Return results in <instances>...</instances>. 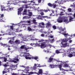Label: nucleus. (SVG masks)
<instances>
[{"label": "nucleus", "mask_w": 75, "mask_h": 75, "mask_svg": "<svg viewBox=\"0 0 75 75\" xmlns=\"http://www.w3.org/2000/svg\"><path fill=\"white\" fill-rule=\"evenodd\" d=\"M4 17V15L3 14H1V17L2 18V17Z\"/></svg>", "instance_id": "4d7b16f0"}, {"label": "nucleus", "mask_w": 75, "mask_h": 75, "mask_svg": "<svg viewBox=\"0 0 75 75\" xmlns=\"http://www.w3.org/2000/svg\"><path fill=\"white\" fill-rule=\"evenodd\" d=\"M1 59H4V62H6L7 61V58H6L5 57H1Z\"/></svg>", "instance_id": "f8f14e48"}, {"label": "nucleus", "mask_w": 75, "mask_h": 75, "mask_svg": "<svg viewBox=\"0 0 75 75\" xmlns=\"http://www.w3.org/2000/svg\"><path fill=\"white\" fill-rule=\"evenodd\" d=\"M68 57H70V58L73 57V55H72V54H70L68 55Z\"/></svg>", "instance_id": "cd10ccee"}, {"label": "nucleus", "mask_w": 75, "mask_h": 75, "mask_svg": "<svg viewBox=\"0 0 75 75\" xmlns=\"http://www.w3.org/2000/svg\"><path fill=\"white\" fill-rule=\"evenodd\" d=\"M18 10L19 11H18V15H20L21 14V12L23 10V7H21L18 9Z\"/></svg>", "instance_id": "423d86ee"}, {"label": "nucleus", "mask_w": 75, "mask_h": 75, "mask_svg": "<svg viewBox=\"0 0 75 75\" xmlns=\"http://www.w3.org/2000/svg\"><path fill=\"white\" fill-rule=\"evenodd\" d=\"M42 41H43V40H39L38 41V42H42Z\"/></svg>", "instance_id": "37998d69"}, {"label": "nucleus", "mask_w": 75, "mask_h": 75, "mask_svg": "<svg viewBox=\"0 0 75 75\" xmlns=\"http://www.w3.org/2000/svg\"><path fill=\"white\" fill-rule=\"evenodd\" d=\"M15 43H16L17 44H19L20 43L19 40H16L14 42Z\"/></svg>", "instance_id": "ddd939ff"}, {"label": "nucleus", "mask_w": 75, "mask_h": 75, "mask_svg": "<svg viewBox=\"0 0 75 75\" xmlns=\"http://www.w3.org/2000/svg\"><path fill=\"white\" fill-rule=\"evenodd\" d=\"M33 23L35 24V25H36L37 24V23L36 22V20L35 19L33 20Z\"/></svg>", "instance_id": "aec40b11"}, {"label": "nucleus", "mask_w": 75, "mask_h": 75, "mask_svg": "<svg viewBox=\"0 0 75 75\" xmlns=\"http://www.w3.org/2000/svg\"><path fill=\"white\" fill-rule=\"evenodd\" d=\"M71 50H72V51L73 50H75V48H71Z\"/></svg>", "instance_id": "864d4df0"}, {"label": "nucleus", "mask_w": 75, "mask_h": 75, "mask_svg": "<svg viewBox=\"0 0 75 75\" xmlns=\"http://www.w3.org/2000/svg\"><path fill=\"white\" fill-rule=\"evenodd\" d=\"M47 42H44L42 43L40 47L41 48H45L46 47H47Z\"/></svg>", "instance_id": "39448f33"}, {"label": "nucleus", "mask_w": 75, "mask_h": 75, "mask_svg": "<svg viewBox=\"0 0 75 75\" xmlns=\"http://www.w3.org/2000/svg\"><path fill=\"white\" fill-rule=\"evenodd\" d=\"M25 59H31V58L30 57H27V56H26L25 57Z\"/></svg>", "instance_id": "393cba45"}, {"label": "nucleus", "mask_w": 75, "mask_h": 75, "mask_svg": "<svg viewBox=\"0 0 75 75\" xmlns=\"http://www.w3.org/2000/svg\"><path fill=\"white\" fill-rule=\"evenodd\" d=\"M2 19H3V18H1V17H0V21H1Z\"/></svg>", "instance_id": "5fc2aeb1"}, {"label": "nucleus", "mask_w": 75, "mask_h": 75, "mask_svg": "<svg viewBox=\"0 0 75 75\" xmlns=\"http://www.w3.org/2000/svg\"><path fill=\"white\" fill-rule=\"evenodd\" d=\"M59 69H60V71H64V69H63V68H60Z\"/></svg>", "instance_id": "8fccbe9b"}, {"label": "nucleus", "mask_w": 75, "mask_h": 75, "mask_svg": "<svg viewBox=\"0 0 75 75\" xmlns=\"http://www.w3.org/2000/svg\"><path fill=\"white\" fill-rule=\"evenodd\" d=\"M55 53L56 54H59L60 52L58 50H56L55 51Z\"/></svg>", "instance_id": "bb28decb"}, {"label": "nucleus", "mask_w": 75, "mask_h": 75, "mask_svg": "<svg viewBox=\"0 0 75 75\" xmlns=\"http://www.w3.org/2000/svg\"><path fill=\"white\" fill-rule=\"evenodd\" d=\"M75 18H72L71 17V16L69 18V21H72V20H73V19Z\"/></svg>", "instance_id": "4be33fe9"}, {"label": "nucleus", "mask_w": 75, "mask_h": 75, "mask_svg": "<svg viewBox=\"0 0 75 75\" xmlns=\"http://www.w3.org/2000/svg\"><path fill=\"white\" fill-rule=\"evenodd\" d=\"M40 14L41 16H43V15H44V13L43 12H41Z\"/></svg>", "instance_id": "c03bdc74"}, {"label": "nucleus", "mask_w": 75, "mask_h": 75, "mask_svg": "<svg viewBox=\"0 0 75 75\" xmlns=\"http://www.w3.org/2000/svg\"><path fill=\"white\" fill-rule=\"evenodd\" d=\"M38 58L37 57H35L33 58V59H35V60H37V59H38Z\"/></svg>", "instance_id": "72a5a7b5"}, {"label": "nucleus", "mask_w": 75, "mask_h": 75, "mask_svg": "<svg viewBox=\"0 0 75 75\" xmlns=\"http://www.w3.org/2000/svg\"><path fill=\"white\" fill-rule=\"evenodd\" d=\"M52 6H53V8H55L57 6V4H55V3H54L53 4H52Z\"/></svg>", "instance_id": "a211bd4d"}, {"label": "nucleus", "mask_w": 75, "mask_h": 75, "mask_svg": "<svg viewBox=\"0 0 75 75\" xmlns=\"http://www.w3.org/2000/svg\"><path fill=\"white\" fill-rule=\"evenodd\" d=\"M23 57H25H25L27 56V55H26H26L23 54Z\"/></svg>", "instance_id": "e2e57ef3"}, {"label": "nucleus", "mask_w": 75, "mask_h": 75, "mask_svg": "<svg viewBox=\"0 0 75 75\" xmlns=\"http://www.w3.org/2000/svg\"><path fill=\"white\" fill-rule=\"evenodd\" d=\"M8 43H9L10 44H13L14 43V41L10 40L9 41Z\"/></svg>", "instance_id": "4468645a"}, {"label": "nucleus", "mask_w": 75, "mask_h": 75, "mask_svg": "<svg viewBox=\"0 0 75 75\" xmlns=\"http://www.w3.org/2000/svg\"><path fill=\"white\" fill-rule=\"evenodd\" d=\"M52 28L54 30H55V29H57V27H56V26H55V25L53 26H52Z\"/></svg>", "instance_id": "2f4dec72"}, {"label": "nucleus", "mask_w": 75, "mask_h": 75, "mask_svg": "<svg viewBox=\"0 0 75 75\" xmlns=\"http://www.w3.org/2000/svg\"><path fill=\"white\" fill-rule=\"evenodd\" d=\"M60 32L59 31L57 32L60 33V34H62L63 35H64V36H66V35H68V33H66V32H67L66 31H64V32H62V33H61L62 31H64L66 30V28H64L63 29L60 28Z\"/></svg>", "instance_id": "f03ea898"}, {"label": "nucleus", "mask_w": 75, "mask_h": 75, "mask_svg": "<svg viewBox=\"0 0 75 75\" xmlns=\"http://www.w3.org/2000/svg\"><path fill=\"white\" fill-rule=\"evenodd\" d=\"M25 6V8H28V4H25L24 5Z\"/></svg>", "instance_id": "c756f323"}, {"label": "nucleus", "mask_w": 75, "mask_h": 75, "mask_svg": "<svg viewBox=\"0 0 75 75\" xmlns=\"http://www.w3.org/2000/svg\"><path fill=\"white\" fill-rule=\"evenodd\" d=\"M10 28H11V30H14V28L13 27V26H10Z\"/></svg>", "instance_id": "e433bc0d"}, {"label": "nucleus", "mask_w": 75, "mask_h": 75, "mask_svg": "<svg viewBox=\"0 0 75 75\" xmlns=\"http://www.w3.org/2000/svg\"><path fill=\"white\" fill-rule=\"evenodd\" d=\"M54 68H55L56 67H58V65H54Z\"/></svg>", "instance_id": "de8ad7c7"}, {"label": "nucleus", "mask_w": 75, "mask_h": 75, "mask_svg": "<svg viewBox=\"0 0 75 75\" xmlns=\"http://www.w3.org/2000/svg\"><path fill=\"white\" fill-rule=\"evenodd\" d=\"M23 15H27V13L25 12H24L23 13Z\"/></svg>", "instance_id": "bf43d9fd"}, {"label": "nucleus", "mask_w": 75, "mask_h": 75, "mask_svg": "<svg viewBox=\"0 0 75 75\" xmlns=\"http://www.w3.org/2000/svg\"><path fill=\"white\" fill-rule=\"evenodd\" d=\"M29 14H28V16H32V15H33V13L31 12H28Z\"/></svg>", "instance_id": "dca6fc26"}, {"label": "nucleus", "mask_w": 75, "mask_h": 75, "mask_svg": "<svg viewBox=\"0 0 75 75\" xmlns=\"http://www.w3.org/2000/svg\"><path fill=\"white\" fill-rule=\"evenodd\" d=\"M61 44L63 47L64 48H65V47H66L67 46L68 43L67 42L65 43L63 42H62Z\"/></svg>", "instance_id": "6e6552de"}, {"label": "nucleus", "mask_w": 75, "mask_h": 75, "mask_svg": "<svg viewBox=\"0 0 75 75\" xmlns=\"http://www.w3.org/2000/svg\"><path fill=\"white\" fill-rule=\"evenodd\" d=\"M8 6H6V7H7L8 8H9V7H10V4L9 3H8L7 4Z\"/></svg>", "instance_id": "f704fd0d"}, {"label": "nucleus", "mask_w": 75, "mask_h": 75, "mask_svg": "<svg viewBox=\"0 0 75 75\" xmlns=\"http://www.w3.org/2000/svg\"><path fill=\"white\" fill-rule=\"evenodd\" d=\"M14 60H16V61H19V59H17V58H15L14 59Z\"/></svg>", "instance_id": "a18cd8bd"}, {"label": "nucleus", "mask_w": 75, "mask_h": 75, "mask_svg": "<svg viewBox=\"0 0 75 75\" xmlns=\"http://www.w3.org/2000/svg\"><path fill=\"white\" fill-rule=\"evenodd\" d=\"M54 59L55 61H57V62H61V61H59L58 60H57V59Z\"/></svg>", "instance_id": "473e14b6"}, {"label": "nucleus", "mask_w": 75, "mask_h": 75, "mask_svg": "<svg viewBox=\"0 0 75 75\" xmlns=\"http://www.w3.org/2000/svg\"><path fill=\"white\" fill-rule=\"evenodd\" d=\"M30 40H32L33 41H34V40H35V41L38 40V39H37L36 38H35V39L31 38Z\"/></svg>", "instance_id": "b1692460"}, {"label": "nucleus", "mask_w": 75, "mask_h": 75, "mask_svg": "<svg viewBox=\"0 0 75 75\" xmlns=\"http://www.w3.org/2000/svg\"><path fill=\"white\" fill-rule=\"evenodd\" d=\"M50 67L51 68H54V65L52 64H50Z\"/></svg>", "instance_id": "5701e85b"}, {"label": "nucleus", "mask_w": 75, "mask_h": 75, "mask_svg": "<svg viewBox=\"0 0 75 75\" xmlns=\"http://www.w3.org/2000/svg\"><path fill=\"white\" fill-rule=\"evenodd\" d=\"M27 54H26V56H27L30 57V56H31V55H30V54L29 53H27Z\"/></svg>", "instance_id": "49530a36"}, {"label": "nucleus", "mask_w": 75, "mask_h": 75, "mask_svg": "<svg viewBox=\"0 0 75 75\" xmlns=\"http://www.w3.org/2000/svg\"><path fill=\"white\" fill-rule=\"evenodd\" d=\"M13 9V8H8L7 7H5L4 6H2L1 7V11H8L10 10H12Z\"/></svg>", "instance_id": "7ed1b4c3"}, {"label": "nucleus", "mask_w": 75, "mask_h": 75, "mask_svg": "<svg viewBox=\"0 0 75 75\" xmlns=\"http://www.w3.org/2000/svg\"><path fill=\"white\" fill-rule=\"evenodd\" d=\"M13 62L14 63H17V61H16L14 60L13 61Z\"/></svg>", "instance_id": "3c124183"}, {"label": "nucleus", "mask_w": 75, "mask_h": 75, "mask_svg": "<svg viewBox=\"0 0 75 75\" xmlns=\"http://www.w3.org/2000/svg\"><path fill=\"white\" fill-rule=\"evenodd\" d=\"M51 27V24H50L49 23H47V25L46 26V28H48V27L50 28Z\"/></svg>", "instance_id": "9b49d317"}, {"label": "nucleus", "mask_w": 75, "mask_h": 75, "mask_svg": "<svg viewBox=\"0 0 75 75\" xmlns=\"http://www.w3.org/2000/svg\"><path fill=\"white\" fill-rule=\"evenodd\" d=\"M68 11L69 12H71L72 11V9L71 8H69L68 9Z\"/></svg>", "instance_id": "7c9ffc66"}, {"label": "nucleus", "mask_w": 75, "mask_h": 75, "mask_svg": "<svg viewBox=\"0 0 75 75\" xmlns=\"http://www.w3.org/2000/svg\"><path fill=\"white\" fill-rule=\"evenodd\" d=\"M3 74H6V71H3Z\"/></svg>", "instance_id": "774afa93"}, {"label": "nucleus", "mask_w": 75, "mask_h": 75, "mask_svg": "<svg viewBox=\"0 0 75 75\" xmlns=\"http://www.w3.org/2000/svg\"><path fill=\"white\" fill-rule=\"evenodd\" d=\"M28 31H31L32 30V29L30 28V27H28Z\"/></svg>", "instance_id": "a878e982"}, {"label": "nucleus", "mask_w": 75, "mask_h": 75, "mask_svg": "<svg viewBox=\"0 0 75 75\" xmlns=\"http://www.w3.org/2000/svg\"><path fill=\"white\" fill-rule=\"evenodd\" d=\"M58 67H59V68H62V66L61 65H58Z\"/></svg>", "instance_id": "09e8293b"}, {"label": "nucleus", "mask_w": 75, "mask_h": 75, "mask_svg": "<svg viewBox=\"0 0 75 75\" xmlns=\"http://www.w3.org/2000/svg\"><path fill=\"white\" fill-rule=\"evenodd\" d=\"M23 3H27V1L24 0L23 1Z\"/></svg>", "instance_id": "58836bf2"}, {"label": "nucleus", "mask_w": 75, "mask_h": 75, "mask_svg": "<svg viewBox=\"0 0 75 75\" xmlns=\"http://www.w3.org/2000/svg\"><path fill=\"white\" fill-rule=\"evenodd\" d=\"M40 28H44L45 27L44 26H43L41 25H40Z\"/></svg>", "instance_id": "680f3d73"}, {"label": "nucleus", "mask_w": 75, "mask_h": 75, "mask_svg": "<svg viewBox=\"0 0 75 75\" xmlns=\"http://www.w3.org/2000/svg\"><path fill=\"white\" fill-rule=\"evenodd\" d=\"M27 22L28 23H31V21H27Z\"/></svg>", "instance_id": "338daca9"}, {"label": "nucleus", "mask_w": 75, "mask_h": 75, "mask_svg": "<svg viewBox=\"0 0 75 75\" xmlns=\"http://www.w3.org/2000/svg\"><path fill=\"white\" fill-rule=\"evenodd\" d=\"M47 5L49 6V7H51L52 6V4H51L50 3H48Z\"/></svg>", "instance_id": "6ab92c4d"}, {"label": "nucleus", "mask_w": 75, "mask_h": 75, "mask_svg": "<svg viewBox=\"0 0 75 75\" xmlns=\"http://www.w3.org/2000/svg\"><path fill=\"white\" fill-rule=\"evenodd\" d=\"M54 60V58L50 57L49 59V60L48 61V62L51 63L52 62V61Z\"/></svg>", "instance_id": "1a4fd4ad"}, {"label": "nucleus", "mask_w": 75, "mask_h": 75, "mask_svg": "<svg viewBox=\"0 0 75 75\" xmlns=\"http://www.w3.org/2000/svg\"><path fill=\"white\" fill-rule=\"evenodd\" d=\"M48 18V16H40V19L41 20H42V18Z\"/></svg>", "instance_id": "412c9836"}, {"label": "nucleus", "mask_w": 75, "mask_h": 75, "mask_svg": "<svg viewBox=\"0 0 75 75\" xmlns=\"http://www.w3.org/2000/svg\"><path fill=\"white\" fill-rule=\"evenodd\" d=\"M38 45V43H33V47H37Z\"/></svg>", "instance_id": "c85d7f7f"}, {"label": "nucleus", "mask_w": 75, "mask_h": 75, "mask_svg": "<svg viewBox=\"0 0 75 75\" xmlns=\"http://www.w3.org/2000/svg\"><path fill=\"white\" fill-rule=\"evenodd\" d=\"M71 42H72V40H70L69 41V42L70 43H71Z\"/></svg>", "instance_id": "69168bd1"}, {"label": "nucleus", "mask_w": 75, "mask_h": 75, "mask_svg": "<svg viewBox=\"0 0 75 75\" xmlns=\"http://www.w3.org/2000/svg\"><path fill=\"white\" fill-rule=\"evenodd\" d=\"M15 37H13L12 38H10L11 39H12V40H14V38H15Z\"/></svg>", "instance_id": "6e6d98bb"}, {"label": "nucleus", "mask_w": 75, "mask_h": 75, "mask_svg": "<svg viewBox=\"0 0 75 75\" xmlns=\"http://www.w3.org/2000/svg\"><path fill=\"white\" fill-rule=\"evenodd\" d=\"M72 36H73V35H71L70 37H69V38H68V40H71V39H72Z\"/></svg>", "instance_id": "c9c22d12"}, {"label": "nucleus", "mask_w": 75, "mask_h": 75, "mask_svg": "<svg viewBox=\"0 0 75 75\" xmlns=\"http://www.w3.org/2000/svg\"><path fill=\"white\" fill-rule=\"evenodd\" d=\"M68 41V39H65L63 40L62 41V42H67Z\"/></svg>", "instance_id": "f3484780"}, {"label": "nucleus", "mask_w": 75, "mask_h": 75, "mask_svg": "<svg viewBox=\"0 0 75 75\" xmlns=\"http://www.w3.org/2000/svg\"><path fill=\"white\" fill-rule=\"evenodd\" d=\"M25 47V45H22L20 47L21 49V50H23L24 49L25 50H26V52H29V50H28V49H31L32 48H33V47H32L27 48V47Z\"/></svg>", "instance_id": "20e7f679"}, {"label": "nucleus", "mask_w": 75, "mask_h": 75, "mask_svg": "<svg viewBox=\"0 0 75 75\" xmlns=\"http://www.w3.org/2000/svg\"><path fill=\"white\" fill-rule=\"evenodd\" d=\"M23 41H27V39L25 38H23Z\"/></svg>", "instance_id": "4c0bfd02"}, {"label": "nucleus", "mask_w": 75, "mask_h": 75, "mask_svg": "<svg viewBox=\"0 0 75 75\" xmlns=\"http://www.w3.org/2000/svg\"><path fill=\"white\" fill-rule=\"evenodd\" d=\"M42 25H45V24H44V23L42 22Z\"/></svg>", "instance_id": "0e129e2a"}, {"label": "nucleus", "mask_w": 75, "mask_h": 75, "mask_svg": "<svg viewBox=\"0 0 75 75\" xmlns=\"http://www.w3.org/2000/svg\"><path fill=\"white\" fill-rule=\"evenodd\" d=\"M63 22L66 23H68V19H64L63 21Z\"/></svg>", "instance_id": "2eb2a0df"}, {"label": "nucleus", "mask_w": 75, "mask_h": 75, "mask_svg": "<svg viewBox=\"0 0 75 75\" xmlns=\"http://www.w3.org/2000/svg\"><path fill=\"white\" fill-rule=\"evenodd\" d=\"M3 66H4V67H7V65L5 64L4 65H3Z\"/></svg>", "instance_id": "603ef678"}, {"label": "nucleus", "mask_w": 75, "mask_h": 75, "mask_svg": "<svg viewBox=\"0 0 75 75\" xmlns=\"http://www.w3.org/2000/svg\"><path fill=\"white\" fill-rule=\"evenodd\" d=\"M57 22L59 23H61L63 22V18L62 17H60L57 20Z\"/></svg>", "instance_id": "0eeeda50"}, {"label": "nucleus", "mask_w": 75, "mask_h": 75, "mask_svg": "<svg viewBox=\"0 0 75 75\" xmlns=\"http://www.w3.org/2000/svg\"><path fill=\"white\" fill-rule=\"evenodd\" d=\"M24 13H27V9H25L23 11Z\"/></svg>", "instance_id": "a19ab883"}, {"label": "nucleus", "mask_w": 75, "mask_h": 75, "mask_svg": "<svg viewBox=\"0 0 75 75\" xmlns=\"http://www.w3.org/2000/svg\"><path fill=\"white\" fill-rule=\"evenodd\" d=\"M30 45H31L32 47H33L34 43H31L30 44Z\"/></svg>", "instance_id": "79ce46f5"}, {"label": "nucleus", "mask_w": 75, "mask_h": 75, "mask_svg": "<svg viewBox=\"0 0 75 75\" xmlns=\"http://www.w3.org/2000/svg\"><path fill=\"white\" fill-rule=\"evenodd\" d=\"M33 69H36V74L37 75H39L40 74H42V69H37V67L36 66L33 67Z\"/></svg>", "instance_id": "f257e3e1"}, {"label": "nucleus", "mask_w": 75, "mask_h": 75, "mask_svg": "<svg viewBox=\"0 0 75 75\" xmlns=\"http://www.w3.org/2000/svg\"><path fill=\"white\" fill-rule=\"evenodd\" d=\"M44 11L46 13H47V12H48V11H49V10H45V9H44Z\"/></svg>", "instance_id": "ea45409f"}, {"label": "nucleus", "mask_w": 75, "mask_h": 75, "mask_svg": "<svg viewBox=\"0 0 75 75\" xmlns=\"http://www.w3.org/2000/svg\"><path fill=\"white\" fill-rule=\"evenodd\" d=\"M38 2L39 3H41V0H39L38 1Z\"/></svg>", "instance_id": "052dcab7"}, {"label": "nucleus", "mask_w": 75, "mask_h": 75, "mask_svg": "<svg viewBox=\"0 0 75 75\" xmlns=\"http://www.w3.org/2000/svg\"><path fill=\"white\" fill-rule=\"evenodd\" d=\"M67 62H64V66L65 68H68V67H69V65H68V64H67Z\"/></svg>", "instance_id": "9d476101"}, {"label": "nucleus", "mask_w": 75, "mask_h": 75, "mask_svg": "<svg viewBox=\"0 0 75 75\" xmlns=\"http://www.w3.org/2000/svg\"><path fill=\"white\" fill-rule=\"evenodd\" d=\"M41 37H44V34H42L41 35Z\"/></svg>", "instance_id": "13d9d810"}]
</instances>
